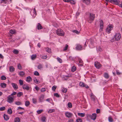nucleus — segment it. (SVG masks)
<instances>
[{
    "instance_id": "f257e3e1",
    "label": "nucleus",
    "mask_w": 122,
    "mask_h": 122,
    "mask_svg": "<svg viewBox=\"0 0 122 122\" xmlns=\"http://www.w3.org/2000/svg\"><path fill=\"white\" fill-rule=\"evenodd\" d=\"M95 18V14L90 13L89 18L87 19V21L89 23H91L94 20Z\"/></svg>"
},
{
    "instance_id": "f03ea898",
    "label": "nucleus",
    "mask_w": 122,
    "mask_h": 122,
    "mask_svg": "<svg viewBox=\"0 0 122 122\" xmlns=\"http://www.w3.org/2000/svg\"><path fill=\"white\" fill-rule=\"evenodd\" d=\"M113 25L109 24L107 27L106 30V32L108 34L110 33L111 30L113 29Z\"/></svg>"
},
{
    "instance_id": "7ed1b4c3",
    "label": "nucleus",
    "mask_w": 122,
    "mask_h": 122,
    "mask_svg": "<svg viewBox=\"0 0 122 122\" xmlns=\"http://www.w3.org/2000/svg\"><path fill=\"white\" fill-rule=\"evenodd\" d=\"M56 33L57 35L59 36H64V33L63 31L61 29H59L56 30Z\"/></svg>"
},
{
    "instance_id": "20e7f679",
    "label": "nucleus",
    "mask_w": 122,
    "mask_h": 122,
    "mask_svg": "<svg viewBox=\"0 0 122 122\" xmlns=\"http://www.w3.org/2000/svg\"><path fill=\"white\" fill-rule=\"evenodd\" d=\"M14 101V98L11 97V95L9 96L7 98V102L10 103H12Z\"/></svg>"
},
{
    "instance_id": "39448f33",
    "label": "nucleus",
    "mask_w": 122,
    "mask_h": 122,
    "mask_svg": "<svg viewBox=\"0 0 122 122\" xmlns=\"http://www.w3.org/2000/svg\"><path fill=\"white\" fill-rule=\"evenodd\" d=\"M115 40L117 41H118L121 38V34L119 33H116L115 36Z\"/></svg>"
},
{
    "instance_id": "423d86ee",
    "label": "nucleus",
    "mask_w": 122,
    "mask_h": 122,
    "mask_svg": "<svg viewBox=\"0 0 122 122\" xmlns=\"http://www.w3.org/2000/svg\"><path fill=\"white\" fill-rule=\"evenodd\" d=\"M95 66L96 68L99 69L102 66V65L98 62H95Z\"/></svg>"
},
{
    "instance_id": "0eeeda50",
    "label": "nucleus",
    "mask_w": 122,
    "mask_h": 122,
    "mask_svg": "<svg viewBox=\"0 0 122 122\" xmlns=\"http://www.w3.org/2000/svg\"><path fill=\"white\" fill-rule=\"evenodd\" d=\"M83 2L87 5H90L91 3L90 0H82Z\"/></svg>"
},
{
    "instance_id": "6e6552de",
    "label": "nucleus",
    "mask_w": 122,
    "mask_h": 122,
    "mask_svg": "<svg viewBox=\"0 0 122 122\" xmlns=\"http://www.w3.org/2000/svg\"><path fill=\"white\" fill-rule=\"evenodd\" d=\"M22 88L23 89L26 90L27 91H28L29 90L30 88L26 84L23 85Z\"/></svg>"
},
{
    "instance_id": "1a4fd4ad",
    "label": "nucleus",
    "mask_w": 122,
    "mask_h": 122,
    "mask_svg": "<svg viewBox=\"0 0 122 122\" xmlns=\"http://www.w3.org/2000/svg\"><path fill=\"white\" fill-rule=\"evenodd\" d=\"M72 114L68 112H66L65 113L66 116L67 118H70L71 117Z\"/></svg>"
},
{
    "instance_id": "9d476101",
    "label": "nucleus",
    "mask_w": 122,
    "mask_h": 122,
    "mask_svg": "<svg viewBox=\"0 0 122 122\" xmlns=\"http://www.w3.org/2000/svg\"><path fill=\"white\" fill-rule=\"evenodd\" d=\"M90 117H91V118L93 120H95L96 118L97 117V114L96 113H93L92 115H90Z\"/></svg>"
},
{
    "instance_id": "9b49d317",
    "label": "nucleus",
    "mask_w": 122,
    "mask_h": 122,
    "mask_svg": "<svg viewBox=\"0 0 122 122\" xmlns=\"http://www.w3.org/2000/svg\"><path fill=\"white\" fill-rule=\"evenodd\" d=\"M82 46L80 44L77 45L76 47V49L77 50H82Z\"/></svg>"
},
{
    "instance_id": "f8f14e48",
    "label": "nucleus",
    "mask_w": 122,
    "mask_h": 122,
    "mask_svg": "<svg viewBox=\"0 0 122 122\" xmlns=\"http://www.w3.org/2000/svg\"><path fill=\"white\" fill-rule=\"evenodd\" d=\"M11 84L15 90H17L18 88V86L16 84L12 83H11Z\"/></svg>"
},
{
    "instance_id": "ddd939ff",
    "label": "nucleus",
    "mask_w": 122,
    "mask_h": 122,
    "mask_svg": "<svg viewBox=\"0 0 122 122\" xmlns=\"http://www.w3.org/2000/svg\"><path fill=\"white\" fill-rule=\"evenodd\" d=\"M110 2L111 3H114L116 5H118L119 4V1L117 0H109Z\"/></svg>"
},
{
    "instance_id": "4468645a",
    "label": "nucleus",
    "mask_w": 122,
    "mask_h": 122,
    "mask_svg": "<svg viewBox=\"0 0 122 122\" xmlns=\"http://www.w3.org/2000/svg\"><path fill=\"white\" fill-rule=\"evenodd\" d=\"M37 28L38 30H40L43 28L42 26L39 23H38L37 24Z\"/></svg>"
},
{
    "instance_id": "2eb2a0df",
    "label": "nucleus",
    "mask_w": 122,
    "mask_h": 122,
    "mask_svg": "<svg viewBox=\"0 0 122 122\" xmlns=\"http://www.w3.org/2000/svg\"><path fill=\"white\" fill-rule=\"evenodd\" d=\"M7 84L4 83H1L0 84L1 87L3 88H5Z\"/></svg>"
},
{
    "instance_id": "dca6fc26",
    "label": "nucleus",
    "mask_w": 122,
    "mask_h": 122,
    "mask_svg": "<svg viewBox=\"0 0 122 122\" xmlns=\"http://www.w3.org/2000/svg\"><path fill=\"white\" fill-rule=\"evenodd\" d=\"M32 80L31 77L30 76H28L27 77L26 81L28 82H30Z\"/></svg>"
},
{
    "instance_id": "f3484780",
    "label": "nucleus",
    "mask_w": 122,
    "mask_h": 122,
    "mask_svg": "<svg viewBox=\"0 0 122 122\" xmlns=\"http://www.w3.org/2000/svg\"><path fill=\"white\" fill-rule=\"evenodd\" d=\"M4 119L6 121L8 120L9 119V117L5 114H4Z\"/></svg>"
},
{
    "instance_id": "a211bd4d",
    "label": "nucleus",
    "mask_w": 122,
    "mask_h": 122,
    "mask_svg": "<svg viewBox=\"0 0 122 122\" xmlns=\"http://www.w3.org/2000/svg\"><path fill=\"white\" fill-rule=\"evenodd\" d=\"M90 97L91 98V99L94 101H95L96 98V97L92 93Z\"/></svg>"
},
{
    "instance_id": "6ab92c4d",
    "label": "nucleus",
    "mask_w": 122,
    "mask_h": 122,
    "mask_svg": "<svg viewBox=\"0 0 122 122\" xmlns=\"http://www.w3.org/2000/svg\"><path fill=\"white\" fill-rule=\"evenodd\" d=\"M15 68L13 66H10L9 68V71L11 72H13L14 71Z\"/></svg>"
},
{
    "instance_id": "aec40b11",
    "label": "nucleus",
    "mask_w": 122,
    "mask_h": 122,
    "mask_svg": "<svg viewBox=\"0 0 122 122\" xmlns=\"http://www.w3.org/2000/svg\"><path fill=\"white\" fill-rule=\"evenodd\" d=\"M104 76L106 79H108L109 77V76L108 74L107 73H104Z\"/></svg>"
},
{
    "instance_id": "412c9836",
    "label": "nucleus",
    "mask_w": 122,
    "mask_h": 122,
    "mask_svg": "<svg viewBox=\"0 0 122 122\" xmlns=\"http://www.w3.org/2000/svg\"><path fill=\"white\" fill-rule=\"evenodd\" d=\"M44 96L43 95H41L40 96L39 98V101L40 102H42L43 100V99Z\"/></svg>"
},
{
    "instance_id": "4be33fe9",
    "label": "nucleus",
    "mask_w": 122,
    "mask_h": 122,
    "mask_svg": "<svg viewBox=\"0 0 122 122\" xmlns=\"http://www.w3.org/2000/svg\"><path fill=\"white\" fill-rule=\"evenodd\" d=\"M8 1V0H1L0 1V4L4 3V4H6Z\"/></svg>"
},
{
    "instance_id": "5701e85b",
    "label": "nucleus",
    "mask_w": 122,
    "mask_h": 122,
    "mask_svg": "<svg viewBox=\"0 0 122 122\" xmlns=\"http://www.w3.org/2000/svg\"><path fill=\"white\" fill-rule=\"evenodd\" d=\"M7 113L10 114H11L12 113V111L11 108H9L7 110Z\"/></svg>"
},
{
    "instance_id": "b1692460",
    "label": "nucleus",
    "mask_w": 122,
    "mask_h": 122,
    "mask_svg": "<svg viewBox=\"0 0 122 122\" xmlns=\"http://www.w3.org/2000/svg\"><path fill=\"white\" fill-rule=\"evenodd\" d=\"M14 122H20V120L19 117H16L14 119Z\"/></svg>"
},
{
    "instance_id": "393cba45",
    "label": "nucleus",
    "mask_w": 122,
    "mask_h": 122,
    "mask_svg": "<svg viewBox=\"0 0 122 122\" xmlns=\"http://www.w3.org/2000/svg\"><path fill=\"white\" fill-rule=\"evenodd\" d=\"M13 52L15 54H17L19 53V51L16 49H14L13 51Z\"/></svg>"
},
{
    "instance_id": "a878e982",
    "label": "nucleus",
    "mask_w": 122,
    "mask_h": 122,
    "mask_svg": "<svg viewBox=\"0 0 122 122\" xmlns=\"http://www.w3.org/2000/svg\"><path fill=\"white\" fill-rule=\"evenodd\" d=\"M78 116L83 117L85 116V114L84 113L78 112Z\"/></svg>"
},
{
    "instance_id": "bb28decb",
    "label": "nucleus",
    "mask_w": 122,
    "mask_h": 122,
    "mask_svg": "<svg viewBox=\"0 0 122 122\" xmlns=\"http://www.w3.org/2000/svg\"><path fill=\"white\" fill-rule=\"evenodd\" d=\"M36 57V54H33L31 56V59L32 60H34Z\"/></svg>"
},
{
    "instance_id": "cd10ccee",
    "label": "nucleus",
    "mask_w": 122,
    "mask_h": 122,
    "mask_svg": "<svg viewBox=\"0 0 122 122\" xmlns=\"http://www.w3.org/2000/svg\"><path fill=\"white\" fill-rule=\"evenodd\" d=\"M23 95V93L22 92H18L17 94V96L18 97H20Z\"/></svg>"
},
{
    "instance_id": "c85d7f7f",
    "label": "nucleus",
    "mask_w": 122,
    "mask_h": 122,
    "mask_svg": "<svg viewBox=\"0 0 122 122\" xmlns=\"http://www.w3.org/2000/svg\"><path fill=\"white\" fill-rule=\"evenodd\" d=\"M15 104L17 105H22V103L20 102L16 101L15 102Z\"/></svg>"
},
{
    "instance_id": "c756f323",
    "label": "nucleus",
    "mask_w": 122,
    "mask_h": 122,
    "mask_svg": "<svg viewBox=\"0 0 122 122\" xmlns=\"http://www.w3.org/2000/svg\"><path fill=\"white\" fill-rule=\"evenodd\" d=\"M46 50L47 52L50 53L51 52V49L50 48L48 47H47L46 48Z\"/></svg>"
},
{
    "instance_id": "7c9ffc66",
    "label": "nucleus",
    "mask_w": 122,
    "mask_h": 122,
    "mask_svg": "<svg viewBox=\"0 0 122 122\" xmlns=\"http://www.w3.org/2000/svg\"><path fill=\"white\" fill-rule=\"evenodd\" d=\"M37 68L38 69L41 70L43 68V66L41 64H39L37 66Z\"/></svg>"
},
{
    "instance_id": "2f4dec72",
    "label": "nucleus",
    "mask_w": 122,
    "mask_h": 122,
    "mask_svg": "<svg viewBox=\"0 0 122 122\" xmlns=\"http://www.w3.org/2000/svg\"><path fill=\"white\" fill-rule=\"evenodd\" d=\"M108 119L110 122H113V121L112 118L111 116H110L108 117Z\"/></svg>"
},
{
    "instance_id": "473e14b6",
    "label": "nucleus",
    "mask_w": 122,
    "mask_h": 122,
    "mask_svg": "<svg viewBox=\"0 0 122 122\" xmlns=\"http://www.w3.org/2000/svg\"><path fill=\"white\" fill-rule=\"evenodd\" d=\"M76 70V67L75 66H73L71 68V71L73 72H74Z\"/></svg>"
},
{
    "instance_id": "72a5a7b5",
    "label": "nucleus",
    "mask_w": 122,
    "mask_h": 122,
    "mask_svg": "<svg viewBox=\"0 0 122 122\" xmlns=\"http://www.w3.org/2000/svg\"><path fill=\"white\" fill-rule=\"evenodd\" d=\"M30 104V102L29 101H27L25 102V105L26 107H28Z\"/></svg>"
},
{
    "instance_id": "f704fd0d",
    "label": "nucleus",
    "mask_w": 122,
    "mask_h": 122,
    "mask_svg": "<svg viewBox=\"0 0 122 122\" xmlns=\"http://www.w3.org/2000/svg\"><path fill=\"white\" fill-rule=\"evenodd\" d=\"M67 106L69 108H71L72 107V104L71 102H69L67 104Z\"/></svg>"
},
{
    "instance_id": "c9c22d12",
    "label": "nucleus",
    "mask_w": 122,
    "mask_h": 122,
    "mask_svg": "<svg viewBox=\"0 0 122 122\" xmlns=\"http://www.w3.org/2000/svg\"><path fill=\"white\" fill-rule=\"evenodd\" d=\"M6 77L4 75H3L1 77V79L2 80H5L6 79Z\"/></svg>"
},
{
    "instance_id": "e433bc0d",
    "label": "nucleus",
    "mask_w": 122,
    "mask_h": 122,
    "mask_svg": "<svg viewBox=\"0 0 122 122\" xmlns=\"http://www.w3.org/2000/svg\"><path fill=\"white\" fill-rule=\"evenodd\" d=\"M55 112V110L54 109H51L49 110L48 113H51Z\"/></svg>"
},
{
    "instance_id": "4c0bfd02",
    "label": "nucleus",
    "mask_w": 122,
    "mask_h": 122,
    "mask_svg": "<svg viewBox=\"0 0 122 122\" xmlns=\"http://www.w3.org/2000/svg\"><path fill=\"white\" fill-rule=\"evenodd\" d=\"M57 60L60 63H61L62 62V61L61 59L59 58V57H57Z\"/></svg>"
},
{
    "instance_id": "58836bf2",
    "label": "nucleus",
    "mask_w": 122,
    "mask_h": 122,
    "mask_svg": "<svg viewBox=\"0 0 122 122\" xmlns=\"http://www.w3.org/2000/svg\"><path fill=\"white\" fill-rule=\"evenodd\" d=\"M100 27H102V26H103V21L102 20H101L100 21Z\"/></svg>"
},
{
    "instance_id": "ea45409f",
    "label": "nucleus",
    "mask_w": 122,
    "mask_h": 122,
    "mask_svg": "<svg viewBox=\"0 0 122 122\" xmlns=\"http://www.w3.org/2000/svg\"><path fill=\"white\" fill-rule=\"evenodd\" d=\"M24 72L23 71L20 72L19 73V75H20L21 76H23L24 75Z\"/></svg>"
},
{
    "instance_id": "a19ab883",
    "label": "nucleus",
    "mask_w": 122,
    "mask_h": 122,
    "mask_svg": "<svg viewBox=\"0 0 122 122\" xmlns=\"http://www.w3.org/2000/svg\"><path fill=\"white\" fill-rule=\"evenodd\" d=\"M19 83L20 86L22 85L23 84V82L22 80H19Z\"/></svg>"
},
{
    "instance_id": "79ce46f5",
    "label": "nucleus",
    "mask_w": 122,
    "mask_h": 122,
    "mask_svg": "<svg viewBox=\"0 0 122 122\" xmlns=\"http://www.w3.org/2000/svg\"><path fill=\"white\" fill-rule=\"evenodd\" d=\"M46 117H45L44 116V117H42L41 118V120L43 122H46L45 120H46Z\"/></svg>"
},
{
    "instance_id": "37998d69",
    "label": "nucleus",
    "mask_w": 122,
    "mask_h": 122,
    "mask_svg": "<svg viewBox=\"0 0 122 122\" xmlns=\"http://www.w3.org/2000/svg\"><path fill=\"white\" fill-rule=\"evenodd\" d=\"M43 111V110L42 109L39 110L37 111V112L38 114H39L41 113Z\"/></svg>"
},
{
    "instance_id": "c03bdc74",
    "label": "nucleus",
    "mask_w": 122,
    "mask_h": 122,
    "mask_svg": "<svg viewBox=\"0 0 122 122\" xmlns=\"http://www.w3.org/2000/svg\"><path fill=\"white\" fill-rule=\"evenodd\" d=\"M79 85L80 86H81L83 87L85 86V84L83 82H80Z\"/></svg>"
},
{
    "instance_id": "a18cd8bd",
    "label": "nucleus",
    "mask_w": 122,
    "mask_h": 122,
    "mask_svg": "<svg viewBox=\"0 0 122 122\" xmlns=\"http://www.w3.org/2000/svg\"><path fill=\"white\" fill-rule=\"evenodd\" d=\"M67 90V89L66 88H63L62 89V91L63 92L66 93V92Z\"/></svg>"
},
{
    "instance_id": "49530a36",
    "label": "nucleus",
    "mask_w": 122,
    "mask_h": 122,
    "mask_svg": "<svg viewBox=\"0 0 122 122\" xmlns=\"http://www.w3.org/2000/svg\"><path fill=\"white\" fill-rule=\"evenodd\" d=\"M18 68L20 70H21V69L22 67L20 64H19L17 65Z\"/></svg>"
},
{
    "instance_id": "de8ad7c7",
    "label": "nucleus",
    "mask_w": 122,
    "mask_h": 122,
    "mask_svg": "<svg viewBox=\"0 0 122 122\" xmlns=\"http://www.w3.org/2000/svg\"><path fill=\"white\" fill-rule=\"evenodd\" d=\"M56 86L54 85L52 87V90L54 91H55L56 89Z\"/></svg>"
},
{
    "instance_id": "09e8293b",
    "label": "nucleus",
    "mask_w": 122,
    "mask_h": 122,
    "mask_svg": "<svg viewBox=\"0 0 122 122\" xmlns=\"http://www.w3.org/2000/svg\"><path fill=\"white\" fill-rule=\"evenodd\" d=\"M34 75L37 76H39V74L37 71H36L34 72Z\"/></svg>"
},
{
    "instance_id": "8fccbe9b",
    "label": "nucleus",
    "mask_w": 122,
    "mask_h": 122,
    "mask_svg": "<svg viewBox=\"0 0 122 122\" xmlns=\"http://www.w3.org/2000/svg\"><path fill=\"white\" fill-rule=\"evenodd\" d=\"M5 107H3L0 108V111H3L5 110Z\"/></svg>"
},
{
    "instance_id": "3c124183",
    "label": "nucleus",
    "mask_w": 122,
    "mask_h": 122,
    "mask_svg": "<svg viewBox=\"0 0 122 122\" xmlns=\"http://www.w3.org/2000/svg\"><path fill=\"white\" fill-rule=\"evenodd\" d=\"M69 2L72 4H75V2L73 0H70V1Z\"/></svg>"
},
{
    "instance_id": "603ef678",
    "label": "nucleus",
    "mask_w": 122,
    "mask_h": 122,
    "mask_svg": "<svg viewBox=\"0 0 122 122\" xmlns=\"http://www.w3.org/2000/svg\"><path fill=\"white\" fill-rule=\"evenodd\" d=\"M68 47V46L67 45H66V46L63 49V51H65L67 49Z\"/></svg>"
},
{
    "instance_id": "864d4df0",
    "label": "nucleus",
    "mask_w": 122,
    "mask_h": 122,
    "mask_svg": "<svg viewBox=\"0 0 122 122\" xmlns=\"http://www.w3.org/2000/svg\"><path fill=\"white\" fill-rule=\"evenodd\" d=\"M34 80L35 83L36 84H38L39 83L38 82L39 81L37 80V79L36 78H35V79H34ZM39 83L40 82H39Z\"/></svg>"
},
{
    "instance_id": "5fc2aeb1",
    "label": "nucleus",
    "mask_w": 122,
    "mask_h": 122,
    "mask_svg": "<svg viewBox=\"0 0 122 122\" xmlns=\"http://www.w3.org/2000/svg\"><path fill=\"white\" fill-rule=\"evenodd\" d=\"M32 100L33 103L35 104L36 102V100L34 98H33Z\"/></svg>"
},
{
    "instance_id": "6e6d98bb",
    "label": "nucleus",
    "mask_w": 122,
    "mask_h": 122,
    "mask_svg": "<svg viewBox=\"0 0 122 122\" xmlns=\"http://www.w3.org/2000/svg\"><path fill=\"white\" fill-rule=\"evenodd\" d=\"M76 121L77 122H82L81 119L79 118L77 119Z\"/></svg>"
},
{
    "instance_id": "4d7b16f0",
    "label": "nucleus",
    "mask_w": 122,
    "mask_h": 122,
    "mask_svg": "<svg viewBox=\"0 0 122 122\" xmlns=\"http://www.w3.org/2000/svg\"><path fill=\"white\" fill-rule=\"evenodd\" d=\"M10 33L12 34H14L15 33V31L14 30H10Z\"/></svg>"
},
{
    "instance_id": "13d9d810",
    "label": "nucleus",
    "mask_w": 122,
    "mask_h": 122,
    "mask_svg": "<svg viewBox=\"0 0 122 122\" xmlns=\"http://www.w3.org/2000/svg\"><path fill=\"white\" fill-rule=\"evenodd\" d=\"M73 32L74 33H75L77 34H79L80 33V32L76 30H74L73 31Z\"/></svg>"
},
{
    "instance_id": "bf43d9fd",
    "label": "nucleus",
    "mask_w": 122,
    "mask_h": 122,
    "mask_svg": "<svg viewBox=\"0 0 122 122\" xmlns=\"http://www.w3.org/2000/svg\"><path fill=\"white\" fill-rule=\"evenodd\" d=\"M54 96L56 97H59L60 96L58 94V93H55L54 94Z\"/></svg>"
},
{
    "instance_id": "052dcab7",
    "label": "nucleus",
    "mask_w": 122,
    "mask_h": 122,
    "mask_svg": "<svg viewBox=\"0 0 122 122\" xmlns=\"http://www.w3.org/2000/svg\"><path fill=\"white\" fill-rule=\"evenodd\" d=\"M90 43L91 44H93L94 43V40L92 39H90Z\"/></svg>"
},
{
    "instance_id": "680f3d73",
    "label": "nucleus",
    "mask_w": 122,
    "mask_h": 122,
    "mask_svg": "<svg viewBox=\"0 0 122 122\" xmlns=\"http://www.w3.org/2000/svg\"><path fill=\"white\" fill-rule=\"evenodd\" d=\"M98 51H102V49L100 47H99L98 48Z\"/></svg>"
},
{
    "instance_id": "e2e57ef3",
    "label": "nucleus",
    "mask_w": 122,
    "mask_h": 122,
    "mask_svg": "<svg viewBox=\"0 0 122 122\" xmlns=\"http://www.w3.org/2000/svg\"><path fill=\"white\" fill-rule=\"evenodd\" d=\"M16 94V92H14L12 93L10 95L11 96H13L15 95Z\"/></svg>"
},
{
    "instance_id": "0e129e2a",
    "label": "nucleus",
    "mask_w": 122,
    "mask_h": 122,
    "mask_svg": "<svg viewBox=\"0 0 122 122\" xmlns=\"http://www.w3.org/2000/svg\"><path fill=\"white\" fill-rule=\"evenodd\" d=\"M33 10H34L33 13H34V14H35V15H37V14H36V9H35V8Z\"/></svg>"
},
{
    "instance_id": "69168bd1",
    "label": "nucleus",
    "mask_w": 122,
    "mask_h": 122,
    "mask_svg": "<svg viewBox=\"0 0 122 122\" xmlns=\"http://www.w3.org/2000/svg\"><path fill=\"white\" fill-rule=\"evenodd\" d=\"M100 110L99 109H98L96 110V112L97 113H100Z\"/></svg>"
},
{
    "instance_id": "338daca9",
    "label": "nucleus",
    "mask_w": 122,
    "mask_h": 122,
    "mask_svg": "<svg viewBox=\"0 0 122 122\" xmlns=\"http://www.w3.org/2000/svg\"><path fill=\"white\" fill-rule=\"evenodd\" d=\"M35 88L37 91H38L39 90V88L37 86L35 87Z\"/></svg>"
},
{
    "instance_id": "774afa93",
    "label": "nucleus",
    "mask_w": 122,
    "mask_h": 122,
    "mask_svg": "<svg viewBox=\"0 0 122 122\" xmlns=\"http://www.w3.org/2000/svg\"><path fill=\"white\" fill-rule=\"evenodd\" d=\"M83 63L81 59H80L79 61V63L81 64H81H82Z\"/></svg>"
}]
</instances>
